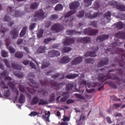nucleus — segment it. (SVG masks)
Wrapping results in <instances>:
<instances>
[{
  "label": "nucleus",
  "mask_w": 125,
  "mask_h": 125,
  "mask_svg": "<svg viewBox=\"0 0 125 125\" xmlns=\"http://www.w3.org/2000/svg\"><path fill=\"white\" fill-rule=\"evenodd\" d=\"M99 70L101 72H102V73H103V74L100 73L98 75V80L99 82L104 83V82H106V81L108 80V79H111V80H116L117 82H108L107 83L109 84V85L110 86V87H112V88H114V89H116L118 87V86H117V84H118V82H122L125 83V79H121L116 76V75H119L120 76H123V75H124V71L122 70L121 69H111L110 70H108V78H106V77H107L108 75L105 74V72H106L105 68H101L98 69V71H99ZM110 72H116V75L111 74L110 73Z\"/></svg>",
  "instance_id": "1"
},
{
  "label": "nucleus",
  "mask_w": 125,
  "mask_h": 125,
  "mask_svg": "<svg viewBox=\"0 0 125 125\" xmlns=\"http://www.w3.org/2000/svg\"><path fill=\"white\" fill-rule=\"evenodd\" d=\"M14 7H13V5L8 6L7 8V14L5 16L4 18V21H6V22H9V27H12V25H14V21H11V17L10 15H12V16H14L15 17H20L22 16V15H24L23 13L22 12H21L20 11H15L14 13Z\"/></svg>",
  "instance_id": "2"
},
{
  "label": "nucleus",
  "mask_w": 125,
  "mask_h": 125,
  "mask_svg": "<svg viewBox=\"0 0 125 125\" xmlns=\"http://www.w3.org/2000/svg\"><path fill=\"white\" fill-rule=\"evenodd\" d=\"M40 83L42 86H47L48 85H50L51 87L56 90L60 89V88H62V87H63V86L65 85V83L62 82L58 83L52 80L49 81L47 80L42 81H40Z\"/></svg>",
  "instance_id": "3"
},
{
  "label": "nucleus",
  "mask_w": 125,
  "mask_h": 125,
  "mask_svg": "<svg viewBox=\"0 0 125 125\" xmlns=\"http://www.w3.org/2000/svg\"><path fill=\"white\" fill-rule=\"evenodd\" d=\"M125 50L121 48H117V43L113 42L110 44L109 47L105 50V53L109 54H122Z\"/></svg>",
  "instance_id": "4"
},
{
  "label": "nucleus",
  "mask_w": 125,
  "mask_h": 125,
  "mask_svg": "<svg viewBox=\"0 0 125 125\" xmlns=\"http://www.w3.org/2000/svg\"><path fill=\"white\" fill-rule=\"evenodd\" d=\"M80 6V2H79L78 1H74L72 3L69 4V8L70 11L68 12H67L65 15H64V18L66 19V18H69L71 15H73V14H75L76 13V9L78 8Z\"/></svg>",
  "instance_id": "5"
},
{
  "label": "nucleus",
  "mask_w": 125,
  "mask_h": 125,
  "mask_svg": "<svg viewBox=\"0 0 125 125\" xmlns=\"http://www.w3.org/2000/svg\"><path fill=\"white\" fill-rule=\"evenodd\" d=\"M109 4L115 8H117L118 9V10L125 11V6L123 4L119 3L118 2H117L115 0H112L109 2Z\"/></svg>",
  "instance_id": "6"
},
{
  "label": "nucleus",
  "mask_w": 125,
  "mask_h": 125,
  "mask_svg": "<svg viewBox=\"0 0 125 125\" xmlns=\"http://www.w3.org/2000/svg\"><path fill=\"white\" fill-rule=\"evenodd\" d=\"M83 32L84 35H87L88 36H95L98 33V30L93 29L90 27L83 30Z\"/></svg>",
  "instance_id": "7"
},
{
  "label": "nucleus",
  "mask_w": 125,
  "mask_h": 125,
  "mask_svg": "<svg viewBox=\"0 0 125 125\" xmlns=\"http://www.w3.org/2000/svg\"><path fill=\"white\" fill-rule=\"evenodd\" d=\"M92 50L94 51L91 52V51H88L86 52L84 54V56L85 57H96V51L99 49V47L98 46H95L94 47H92Z\"/></svg>",
  "instance_id": "8"
},
{
  "label": "nucleus",
  "mask_w": 125,
  "mask_h": 125,
  "mask_svg": "<svg viewBox=\"0 0 125 125\" xmlns=\"http://www.w3.org/2000/svg\"><path fill=\"white\" fill-rule=\"evenodd\" d=\"M35 16L39 18L40 20H41V19H44V18L46 17L45 13H44L42 9H40L39 11L35 12Z\"/></svg>",
  "instance_id": "9"
},
{
  "label": "nucleus",
  "mask_w": 125,
  "mask_h": 125,
  "mask_svg": "<svg viewBox=\"0 0 125 125\" xmlns=\"http://www.w3.org/2000/svg\"><path fill=\"white\" fill-rule=\"evenodd\" d=\"M60 56V52L59 51L51 50L48 51V57L49 58H54Z\"/></svg>",
  "instance_id": "10"
},
{
  "label": "nucleus",
  "mask_w": 125,
  "mask_h": 125,
  "mask_svg": "<svg viewBox=\"0 0 125 125\" xmlns=\"http://www.w3.org/2000/svg\"><path fill=\"white\" fill-rule=\"evenodd\" d=\"M51 30L56 33H59L63 30V26L60 23H56L52 26Z\"/></svg>",
  "instance_id": "11"
},
{
  "label": "nucleus",
  "mask_w": 125,
  "mask_h": 125,
  "mask_svg": "<svg viewBox=\"0 0 125 125\" xmlns=\"http://www.w3.org/2000/svg\"><path fill=\"white\" fill-rule=\"evenodd\" d=\"M120 59L117 60V62L120 66V67H123L124 69L125 68V54L121 55L119 57Z\"/></svg>",
  "instance_id": "12"
},
{
  "label": "nucleus",
  "mask_w": 125,
  "mask_h": 125,
  "mask_svg": "<svg viewBox=\"0 0 125 125\" xmlns=\"http://www.w3.org/2000/svg\"><path fill=\"white\" fill-rule=\"evenodd\" d=\"M91 11H89L88 12H86L85 13V16L87 18H89L90 19H93L94 18H96V17H98L100 14L98 12L94 13L93 15H91Z\"/></svg>",
  "instance_id": "13"
},
{
  "label": "nucleus",
  "mask_w": 125,
  "mask_h": 125,
  "mask_svg": "<svg viewBox=\"0 0 125 125\" xmlns=\"http://www.w3.org/2000/svg\"><path fill=\"white\" fill-rule=\"evenodd\" d=\"M108 39H109V35L104 34L98 36L96 39V41L97 42H104V41H106Z\"/></svg>",
  "instance_id": "14"
},
{
  "label": "nucleus",
  "mask_w": 125,
  "mask_h": 125,
  "mask_svg": "<svg viewBox=\"0 0 125 125\" xmlns=\"http://www.w3.org/2000/svg\"><path fill=\"white\" fill-rule=\"evenodd\" d=\"M12 40H16L18 37L19 32L17 30V28H13L10 32Z\"/></svg>",
  "instance_id": "15"
},
{
  "label": "nucleus",
  "mask_w": 125,
  "mask_h": 125,
  "mask_svg": "<svg viewBox=\"0 0 125 125\" xmlns=\"http://www.w3.org/2000/svg\"><path fill=\"white\" fill-rule=\"evenodd\" d=\"M78 42H82L83 43H89L91 42L90 38L89 37H84L79 38L77 40Z\"/></svg>",
  "instance_id": "16"
},
{
  "label": "nucleus",
  "mask_w": 125,
  "mask_h": 125,
  "mask_svg": "<svg viewBox=\"0 0 125 125\" xmlns=\"http://www.w3.org/2000/svg\"><path fill=\"white\" fill-rule=\"evenodd\" d=\"M66 34L68 36H74V35L81 36V35H82V31H77L75 30H68L66 31Z\"/></svg>",
  "instance_id": "17"
},
{
  "label": "nucleus",
  "mask_w": 125,
  "mask_h": 125,
  "mask_svg": "<svg viewBox=\"0 0 125 125\" xmlns=\"http://www.w3.org/2000/svg\"><path fill=\"white\" fill-rule=\"evenodd\" d=\"M12 79H11L10 77L8 76L4 78V81H7L8 82V83H7V85L9 86L10 88L14 90V87H15V85L13 83L10 82L11 81H12Z\"/></svg>",
  "instance_id": "18"
},
{
  "label": "nucleus",
  "mask_w": 125,
  "mask_h": 125,
  "mask_svg": "<svg viewBox=\"0 0 125 125\" xmlns=\"http://www.w3.org/2000/svg\"><path fill=\"white\" fill-rule=\"evenodd\" d=\"M83 62V58L82 57H78L75 58L71 62V65H78Z\"/></svg>",
  "instance_id": "19"
},
{
  "label": "nucleus",
  "mask_w": 125,
  "mask_h": 125,
  "mask_svg": "<svg viewBox=\"0 0 125 125\" xmlns=\"http://www.w3.org/2000/svg\"><path fill=\"white\" fill-rule=\"evenodd\" d=\"M75 38H71L70 37H67L63 42V44L64 45H69L71 43H74L75 42Z\"/></svg>",
  "instance_id": "20"
},
{
  "label": "nucleus",
  "mask_w": 125,
  "mask_h": 125,
  "mask_svg": "<svg viewBox=\"0 0 125 125\" xmlns=\"http://www.w3.org/2000/svg\"><path fill=\"white\" fill-rule=\"evenodd\" d=\"M109 62V59L107 58H103L101 62L98 63V67H102V66H104V65H107L108 62Z\"/></svg>",
  "instance_id": "21"
},
{
  "label": "nucleus",
  "mask_w": 125,
  "mask_h": 125,
  "mask_svg": "<svg viewBox=\"0 0 125 125\" xmlns=\"http://www.w3.org/2000/svg\"><path fill=\"white\" fill-rule=\"evenodd\" d=\"M73 88H74V83H68L66 84L65 89L67 92H69V93L73 92Z\"/></svg>",
  "instance_id": "22"
},
{
  "label": "nucleus",
  "mask_w": 125,
  "mask_h": 125,
  "mask_svg": "<svg viewBox=\"0 0 125 125\" xmlns=\"http://www.w3.org/2000/svg\"><path fill=\"white\" fill-rule=\"evenodd\" d=\"M70 59L69 57L65 56L63 57L62 59H61L59 62L61 64H66V63H69L70 62Z\"/></svg>",
  "instance_id": "23"
},
{
  "label": "nucleus",
  "mask_w": 125,
  "mask_h": 125,
  "mask_svg": "<svg viewBox=\"0 0 125 125\" xmlns=\"http://www.w3.org/2000/svg\"><path fill=\"white\" fill-rule=\"evenodd\" d=\"M112 14H111V12L108 11L107 12H106L104 15V18H105L106 20L107 21H104V24H106V23H109L110 21V20H111V16Z\"/></svg>",
  "instance_id": "24"
},
{
  "label": "nucleus",
  "mask_w": 125,
  "mask_h": 125,
  "mask_svg": "<svg viewBox=\"0 0 125 125\" xmlns=\"http://www.w3.org/2000/svg\"><path fill=\"white\" fill-rule=\"evenodd\" d=\"M5 44L7 48L9 50L10 53H14L15 52V49L11 46H9V42H8V39H6Z\"/></svg>",
  "instance_id": "25"
},
{
  "label": "nucleus",
  "mask_w": 125,
  "mask_h": 125,
  "mask_svg": "<svg viewBox=\"0 0 125 125\" xmlns=\"http://www.w3.org/2000/svg\"><path fill=\"white\" fill-rule=\"evenodd\" d=\"M115 37L118 39H125V32L119 31L115 34Z\"/></svg>",
  "instance_id": "26"
},
{
  "label": "nucleus",
  "mask_w": 125,
  "mask_h": 125,
  "mask_svg": "<svg viewBox=\"0 0 125 125\" xmlns=\"http://www.w3.org/2000/svg\"><path fill=\"white\" fill-rule=\"evenodd\" d=\"M49 117H50V111H45V115L42 116V119L45 121L46 123L50 122Z\"/></svg>",
  "instance_id": "27"
},
{
  "label": "nucleus",
  "mask_w": 125,
  "mask_h": 125,
  "mask_svg": "<svg viewBox=\"0 0 125 125\" xmlns=\"http://www.w3.org/2000/svg\"><path fill=\"white\" fill-rule=\"evenodd\" d=\"M114 25L116 26V28L117 29V30H122L123 28H125V24L122 21L115 23Z\"/></svg>",
  "instance_id": "28"
},
{
  "label": "nucleus",
  "mask_w": 125,
  "mask_h": 125,
  "mask_svg": "<svg viewBox=\"0 0 125 125\" xmlns=\"http://www.w3.org/2000/svg\"><path fill=\"white\" fill-rule=\"evenodd\" d=\"M77 77H79V74H78L69 73L65 76V78L66 79H68V80H73L76 79Z\"/></svg>",
  "instance_id": "29"
},
{
  "label": "nucleus",
  "mask_w": 125,
  "mask_h": 125,
  "mask_svg": "<svg viewBox=\"0 0 125 125\" xmlns=\"http://www.w3.org/2000/svg\"><path fill=\"white\" fill-rule=\"evenodd\" d=\"M26 98L25 97V96L23 95V94L21 93L19 99V103H20V104H23V103H25V101Z\"/></svg>",
  "instance_id": "30"
},
{
  "label": "nucleus",
  "mask_w": 125,
  "mask_h": 125,
  "mask_svg": "<svg viewBox=\"0 0 125 125\" xmlns=\"http://www.w3.org/2000/svg\"><path fill=\"white\" fill-rule=\"evenodd\" d=\"M45 49H46V47H45V46H41L38 49L37 51V53H38V54H40V53H44Z\"/></svg>",
  "instance_id": "31"
},
{
  "label": "nucleus",
  "mask_w": 125,
  "mask_h": 125,
  "mask_svg": "<svg viewBox=\"0 0 125 125\" xmlns=\"http://www.w3.org/2000/svg\"><path fill=\"white\" fill-rule=\"evenodd\" d=\"M11 66L13 69H15V70H18L20 71L22 69V66L19 64H17L14 63H12Z\"/></svg>",
  "instance_id": "32"
},
{
  "label": "nucleus",
  "mask_w": 125,
  "mask_h": 125,
  "mask_svg": "<svg viewBox=\"0 0 125 125\" xmlns=\"http://www.w3.org/2000/svg\"><path fill=\"white\" fill-rule=\"evenodd\" d=\"M39 100H39V98H38V97H34L31 101V105H36V104H38L39 102Z\"/></svg>",
  "instance_id": "33"
},
{
  "label": "nucleus",
  "mask_w": 125,
  "mask_h": 125,
  "mask_svg": "<svg viewBox=\"0 0 125 125\" xmlns=\"http://www.w3.org/2000/svg\"><path fill=\"white\" fill-rule=\"evenodd\" d=\"M85 119V116L84 115L83 116V114H82L79 119V122L77 124V125H84V124H83V121H84Z\"/></svg>",
  "instance_id": "34"
},
{
  "label": "nucleus",
  "mask_w": 125,
  "mask_h": 125,
  "mask_svg": "<svg viewBox=\"0 0 125 125\" xmlns=\"http://www.w3.org/2000/svg\"><path fill=\"white\" fill-rule=\"evenodd\" d=\"M61 98V96H59L56 99L57 102H58V103H60L61 102H66V101H67V98H64L63 97ZM59 99H60V100H59Z\"/></svg>",
  "instance_id": "35"
},
{
  "label": "nucleus",
  "mask_w": 125,
  "mask_h": 125,
  "mask_svg": "<svg viewBox=\"0 0 125 125\" xmlns=\"http://www.w3.org/2000/svg\"><path fill=\"white\" fill-rule=\"evenodd\" d=\"M55 10L56 11H61V10H63V6L61 4H58L55 7Z\"/></svg>",
  "instance_id": "36"
},
{
  "label": "nucleus",
  "mask_w": 125,
  "mask_h": 125,
  "mask_svg": "<svg viewBox=\"0 0 125 125\" xmlns=\"http://www.w3.org/2000/svg\"><path fill=\"white\" fill-rule=\"evenodd\" d=\"M15 56L17 58H22L24 56V54L22 52H17L15 54Z\"/></svg>",
  "instance_id": "37"
},
{
  "label": "nucleus",
  "mask_w": 125,
  "mask_h": 125,
  "mask_svg": "<svg viewBox=\"0 0 125 125\" xmlns=\"http://www.w3.org/2000/svg\"><path fill=\"white\" fill-rule=\"evenodd\" d=\"M27 31V26H24L22 30L21 31L20 36V37H24L25 35H26V32Z\"/></svg>",
  "instance_id": "38"
},
{
  "label": "nucleus",
  "mask_w": 125,
  "mask_h": 125,
  "mask_svg": "<svg viewBox=\"0 0 125 125\" xmlns=\"http://www.w3.org/2000/svg\"><path fill=\"white\" fill-rule=\"evenodd\" d=\"M94 0H84V2L85 4V6L87 7H88V6H90V5H91L92 4V2Z\"/></svg>",
  "instance_id": "39"
},
{
  "label": "nucleus",
  "mask_w": 125,
  "mask_h": 125,
  "mask_svg": "<svg viewBox=\"0 0 125 125\" xmlns=\"http://www.w3.org/2000/svg\"><path fill=\"white\" fill-rule=\"evenodd\" d=\"M48 104L47 101L44 100L42 99H40L39 100V102L38 103V105H46Z\"/></svg>",
  "instance_id": "40"
},
{
  "label": "nucleus",
  "mask_w": 125,
  "mask_h": 125,
  "mask_svg": "<svg viewBox=\"0 0 125 125\" xmlns=\"http://www.w3.org/2000/svg\"><path fill=\"white\" fill-rule=\"evenodd\" d=\"M72 49L69 47H64L62 49V53H66V52H69V51H71Z\"/></svg>",
  "instance_id": "41"
},
{
  "label": "nucleus",
  "mask_w": 125,
  "mask_h": 125,
  "mask_svg": "<svg viewBox=\"0 0 125 125\" xmlns=\"http://www.w3.org/2000/svg\"><path fill=\"white\" fill-rule=\"evenodd\" d=\"M83 15H84V11H81L78 13L77 14H76V16L78 18H82V17H83Z\"/></svg>",
  "instance_id": "42"
},
{
  "label": "nucleus",
  "mask_w": 125,
  "mask_h": 125,
  "mask_svg": "<svg viewBox=\"0 0 125 125\" xmlns=\"http://www.w3.org/2000/svg\"><path fill=\"white\" fill-rule=\"evenodd\" d=\"M39 6V3L37 2L32 3L30 5L31 9H36Z\"/></svg>",
  "instance_id": "43"
},
{
  "label": "nucleus",
  "mask_w": 125,
  "mask_h": 125,
  "mask_svg": "<svg viewBox=\"0 0 125 125\" xmlns=\"http://www.w3.org/2000/svg\"><path fill=\"white\" fill-rule=\"evenodd\" d=\"M59 18L58 15L53 14L50 16V20H57Z\"/></svg>",
  "instance_id": "44"
},
{
  "label": "nucleus",
  "mask_w": 125,
  "mask_h": 125,
  "mask_svg": "<svg viewBox=\"0 0 125 125\" xmlns=\"http://www.w3.org/2000/svg\"><path fill=\"white\" fill-rule=\"evenodd\" d=\"M43 35V29H40L37 34L38 38H42Z\"/></svg>",
  "instance_id": "45"
},
{
  "label": "nucleus",
  "mask_w": 125,
  "mask_h": 125,
  "mask_svg": "<svg viewBox=\"0 0 125 125\" xmlns=\"http://www.w3.org/2000/svg\"><path fill=\"white\" fill-rule=\"evenodd\" d=\"M48 66H50V63H49V62L46 63L43 62V64L41 66V68L42 69H44L45 68L48 67Z\"/></svg>",
  "instance_id": "46"
},
{
  "label": "nucleus",
  "mask_w": 125,
  "mask_h": 125,
  "mask_svg": "<svg viewBox=\"0 0 125 125\" xmlns=\"http://www.w3.org/2000/svg\"><path fill=\"white\" fill-rule=\"evenodd\" d=\"M1 55L2 57H8V54L5 50H2L1 52Z\"/></svg>",
  "instance_id": "47"
},
{
  "label": "nucleus",
  "mask_w": 125,
  "mask_h": 125,
  "mask_svg": "<svg viewBox=\"0 0 125 125\" xmlns=\"http://www.w3.org/2000/svg\"><path fill=\"white\" fill-rule=\"evenodd\" d=\"M4 62L8 68H11V65H10V63L9 62H8V60H7V59H4Z\"/></svg>",
  "instance_id": "48"
},
{
  "label": "nucleus",
  "mask_w": 125,
  "mask_h": 125,
  "mask_svg": "<svg viewBox=\"0 0 125 125\" xmlns=\"http://www.w3.org/2000/svg\"><path fill=\"white\" fill-rule=\"evenodd\" d=\"M0 75L2 78H4V77H6V76H8V72L6 70H4V71L0 74Z\"/></svg>",
  "instance_id": "49"
},
{
  "label": "nucleus",
  "mask_w": 125,
  "mask_h": 125,
  "mask_svg": "<svg viewBox=\"0 0 125 125\" xmlns=\"http://www.w3.org/2000/svg\"><path fill=\"white\" fill-rule=\"evenodd\" d=\"M90 26L97 28V21H94L90 23Z\"/></svg>",
  "instance_id": "50"
},
{
  "label": "nucleus",
  "mask_w": 125,
  "mask_h": 125,
  "mask_svg": "<svg viewBox=\"0 0 125 125\" xmlns=\"http://www.w3.org/2000/svg\"><path fill=\"white\" fill-rule=\"evenodd\" d=\"M70 93H68V92H63L62 94V96L64 97V98H66V99H68V97L69 96V94Z\"/></svg>",
  "instance_id": "51"
},
{
  "label": "nucleus",
  "mask_w": 125,
  "mask_h": 125,
  "mask_svg": "<svg viewBox=\"0 0 125 125\" xmlns=\"http://www.w3.org/2000/svg\"><path fill=\"white\" fill-rule=\"evenodd\" d=\"M118 18H120V20H125V14H119Z\"/></svg>",
  "instance_id": "52"
},
{
  "label": "nucleus",
  "mask_w": 125,
  "mask_h": 125,
  "mask_svg": "<svg viewBox=\"0 0 125 125\" xmlns=\"http://www.w3.org/2000/svg\"><path fill=\"white\" fill-rule=\"evenodd\" d=\"M36 28V23H31L29 26L30 31H33Z\"/></svg>",
  "instance_id": "53"
},
{
  "label": "nucleus",
  "mask_w": 125,
  "mask_h": 125,
  "mask_svg": "<svg viewBox=\"0 0 125 125\" xmlns=\"http://www.w3.org/2000/svg\"><path fill=\"white\" fill-rule=\"evenodd\" d=\"M37 115H39V113H38L36 111H32L29 114V116H30V117H36V116H37Z\"/></svg>",
  "instance_id": "54"
},
{
  "label": "nucleus",
  "mask_w": 125,
  "mask_h": 125,
  "mask_svg": "<svg viewBox=\"0 0 125 125\" xmlns=\"http://www.w3.org/2000/svg\"><path fill=\"white\" fill-rule=\"evenodd\" d=\"M75 96L76 98H79V99H82L83 100L84 99V97H83L82 95L78 94H75Z\"/></svg>",
  "instance_id": "55"
},
{
  "label": "nucleus",
  "mask_w": 125,
  "mask_h": 125,
  "mask_svg": "<svg viewBox=\"0 0 125 125\" xmlns=\"http://www.w3.org/2000/svg\"><path fill=\"white\" fill-rule=\"evenodd\" d=\"M3 95L4 96H5L6 97H8V96L10 95V92L9 91V90H7L4 91Z\"/></svg>",
  "instance_id": "56"
},
{
  "label": "nucleus",
  "mask_w": 125,
  "mask_h": 125,
  "mask_svg": "<svg viewBox=\"0 0 125 125\" xmlns=\"http://www.w3.org/2000/svg\"><path fill=\"white\" fill-rule=\"evenodd\" d=\"M5 28H3V29H0V34H1V37H3L5 34Z\"/></svg>",
  "instance_id": "57"
},
{
  "label": "nucleus",
  "mask_w": 125,
  "mask_h": 125,
  "mask_svg": "<svg viewBox=\"0 0 125 125\" xmlns=\"http://www.w3.org/2000/svg\"><path fill=\"white\" fill-rule=\"evenodd\" d=\"M55 98V94H54V93H51L50 96V101H54Z\"/></svg>",
  "instance_id": "58"
},
{
  "label": "nucleus",
  "mask_w": 125,
  "mask_h": 125,
  "mask_svg": "<svg viewBox=\"0 0 125 125\" xmlns=\"http://www.w3.org/2000/svg\"><path fill=\"white\" fill-rule=\"evenodd\" d=\"M94 8H95V9H98V8L100 7V4H99L98 2H95L94 4Z\"/></svg>",
  "instance_id": "59"
},
{
  "label": "nucleus",
  "mask_w": 125,
  "mask_h": 125,
  "mask_svg": "<svg viewBox=\"0 0 125 125\" xmlns=\"http://www.w3.org/2000/svg\"><path fill=\"white\" fill-rule=\"evenodd\" d=\"M20 91L21 92H25V87L23 86L22 85H19V86Z\"/></svg>",
  "instance_id": "60"
},
{
  "label": "nucleus",
  "mask_w": 125,
  "mask_h": 125,
  "mask_svg": "<svg viewBox=\"0 0 125 125\" xmlns=\"http://www.w3.org/2000/svg\"><path fill=\"white\" fill-rule=\"evenodd\" d=\"M1 87L2 88H3V89H5V88H6L7 89H8V86L5 85V84H4V81H1Z\"/></svg>",
  "instance_id": "61"
},
{
  "label": "nucleus",
  "mask_w": 125,
  "mask_h": 125,
  "mask_svg": "<svg viewBox=\"0 0 125 125\" xmlns=\"http://www.w3.org/2000/svg\"><path fill=\"white\" fill-rule=\"evenodd\" d=\"M85 62L87 64L89 63H93V60L92 59H86L85 60Z\"/></svg>",
  "instance_id": "62"
},
{
  "label": "nucleus",
  "mask_w": 125,
  "mask_h": 125,
  "mask_svg": "<svg viewBox=\"0 0 125 125\" xmlns=\"http://www.w3.org/2000/svg\"><path fill=\"white\" fill-rule=\"evenodd\" d=\"M62 121H63V122H69V121H70V118L64 116L63 119H62Z\"/></svg>",
  "instance_id": "63"
},
{
  "label": "nucleus",
  "mask_w": 125,
  "mask_h": 125,
  "mask_svg": "<svg viewBox=\"0 0 125 125\" xmlns=\"http://www.w3.org/2000/svg\"><path fill=\"white\" fill-rule=\"evenodd\" d=\"M59 76H60V73H56L55 75H52L51 76V77L53 79H57V78H58V77H59Z\"/></svg>",
  "instance_id": "64"
}]
</instances>
